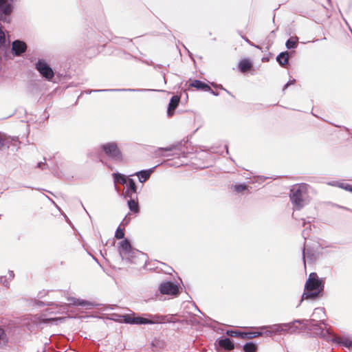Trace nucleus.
<instances>
[{
  "instance_id": "1",
  "label": "nucleus",
  "mask_w": 352,
  "mask_h": 352,
  "mask_svg": "<svg viewBox=\"0 0 352 352\" xmlns=\"http://www.w3.org/2000/svg\"><path fill=\"white\" fill-rule=\"evenodd\" d=\"M115 238L122 239L118 244L119 255L122 260L135 265L146 262V254L131 246L129 239L124 237V229L121 228L120 226L116 230Z\"/></svg>"
},
{
  "instance_id": "2",
  "label": "nucleus",
  "mask_w": 352,
  "mask_h": 352,
  "mask_svg": "<svg viewBox=\"0 0 352 352\" xmlns=\"http://www.w3.org/2000/svg\"><path fill=\"white\" fill-rule=\"evenodd\" d=\"M15 0H0V23H10L11 22L12 13L14 10V1ZM9 45L6 43L4 28L0 23V49L6 52L9 49Z\"/></svg>"
},
{
  "instance_id": "3",
  "label": "nucleus",
  "mask_w": 352,
  "mask_h": 352,
  "mask_svg": "<svg viewBox=\"0 0 352 352\" xmlns=\"http://www.w3.org/2000/svg\"><path fill=\"white\" fill-rule=\"evenodd\" d=\"M300 320H294L292 322L287 323L274 324L268 326L261 327L260 331H254V333H261L260 336L266 335L272 336L274 334L282 333H295L298 329L296 325V322H300Z\"/></svg>"
},
{
  "instance_id": "4",
  "label": "nucleus",
  "mask_w": 352,
  "mask_h": 352,
  "mask_svg": "<svg viewBox=\"0 0 352 352\" xmlns=\"http://www.w3.org/2000/svg\"><path fill=\"white\" fill-rule=\"evenodd\" d=\"M182 291V287L178 283L173 280H164L160 284L158 290L155 294V298L162 300L164 295L177 297Z\"/></svg>"
},
{
  "instance_id": "5",
  "label": "nucleus",
  "mask_w": 352,
  "mask_h": 352,
  "mask_svg": "<svg viewBox=\"0 0 352 352\" xmlns=\"http://www.w3.org/2000/svg\"><path fill=\"white\" fill-rule=\"evenodd\" d=\"M99 149L112 161L119 163L124 161V154L117 142L111 141L101 144L99 146Z\"/></svg>"
},
{
  "instance_id": "6",
  "label": "nucleus",
  "mask_w": 352,
  "mask_h": 352,
  "mask_svg": "<svg viewBox=\"0 0 352 352\" xmlns=\"http://www.w3.org/2000/svg\"><path fill=\"white\" fill-rule=\"evenodd\" d=\"M308 184H300L293 186L290 189L289 199L293 205L294 210H300L305 206V200L302 197L307 190Z\"/></svg>"
},
{
  "instance_id": "7",
  "label": "nucleus",
  "mask_w": 352,
  "mask_h": 352,
  "mask_svg": "<svg viewBox=\"0 0 352 352\" xmlns=\"http://www.w3.org/2000/svg\"><path fill=\"white\" fill-rule=\"evenodd\" d=\"M34 68L46 81L52 82L55 72L49 63L44 58H38L34 64Z\"/></svg>"
},
{
  "instance_id": "8",
  "label": "nucleus",
  "mask_w": 352,
  "mask_h": 352,
  "mask_svg": "<svg viewBox=\"0 0 352 352\" xmlns=\"http://www.w3.org/2000/svg\"><path fill=\"white\" fill-rule=\"evenodd\" d=\"M300 322H298L300 326V327H298V330L296 333L299 332L300 330L305 331H314L317 335L323 336L324 329L321 327V324H325L324 320H320V322H317L314 319L311 320H300Z\"/></svg>"
},
{
  "instance_id": "9",
  "label": "nucleus",
  "mask_w": 352,
  "mask_h": 352,
  "mask_svg": "<svg viewBox=\"0 0 352 352\" xmlns=\"http://www.w3.org/2000/svg\"><path fill=\"white\" fill-rule=\"evenodd\" d=\"M324 284V278H319L316 272H311L305 282V290H315L323 293Z\"/></svg>"
},
{
  "instance_id": "10",
  "label": "nucleus",
  "mask_w": 352,
  "mask_h": 352,
  "mask_svg": "<svg viewBox=\"0 0 352 352\" xmlns=\"http://www.w3.org/2000/svg\"><path fill=\"white\" fill-rule=\"evenodd\" d=\"M215 349L218 352L230 351L235 347H239L240 345L235 344L234 340L228 337L220 336L214 342Z\"/></svg>"
},
{
  "instance_id": "11",
  "label": "nucleus",
  "mask_w": 352,
  "mask_h": 352,
  "mask_svg": "<svg viewBox=\"0 0 352 352\" xmlns=\"http://www.w3.org/2000/svg\"><path fill=\"white\" fill-rule=\"evenodd\" d=\"M155 314L134 313V325L155 324Z\"/></svg>"
},
{
  "instance_id": "12",
  "label": "nucleus",
  "mask_w": 352,
  "mask_h": 352,
  "mask_svg": "<svg viewBox=\"0 0 352 352\" xmlns=\"http://www.w3.org/2000/svg\"><path fill=\"white\" fill-rule=\"evenodd\" d=\"M226 333L232 337L242 339H252L260 336L261 333H254V331H241L238 330L228 329Z\"/></svg>"
},
{
  "instance_id": "13",
  "label": "nucleus",
  "mask_w": 352,
  "mask_h": 352,
  "mask_svg": "<svg viewBox=\"0 0 352 352\" xmlns=\"http://www.w3.org/2000/svg\"><path fill=\"white\" fill-rule=\"evenodd\" d=\"M302 261L305 266L306 265V262L307 261L309 264H312L316 261L318 258V254L316 252L314 248H306L305 246L302 250Z\"/></svg>"
},
{
  "instance_id": "14",
  "label": "nucleus",
  "mask_w": 352,
  "mask_h": 352,
  "mask_svg": "<svg viewBox=\"0 0 352 352\" xmlns=\"http://www.w3.org/2000/svg\"><path fill=\"white\" fill-rule=\"evenodd\" d=\"M124 186L125 189L122 195L124 198L127 199L138 196V186L133 179L131 178L128 179V182L124 185Z\"/></svg>"
},
{
  "instance_id": "15",
  "label": "nucleus",
  "mask_w": 352,
  "mask_h": 352,
  "mask_svg": "<svg viewBox=\"0 0 352 352\" xmlns=\"http://www.w3.org/2000/svg\"><path fill=\"white\" fill-rule=\"evenodd\" d=\"M27 49V44L25 41L16 39L12 41L11 53L13 56H21Z\"/></svg>"
},
{
  "instance_id": "16",
  "label": "nucleus",
  "mask_w": 352,
  "mask_h": 352,
  "mask_svg": "<svg viewBox=\"0 0 352 352\" xmlns=\"http://www.w3.org/2000/svg\"><path fill=\"white\" fill-rule=\"evenodd\" d=\"M147 91H157L156 89H88L85 91L87 94H90L93 92H143Z\"/></svg>"
},
{
  "instance_id": "17",
  "label": "nucleus",
  "mask_w": 352,
  "mask_h": 352,
  "mask_svg": "<svg viewBox=\"0 0 352 352\" xmlns=\"http://www.w3.org/2000/svg\"><path fill=\"white\" fill-rule=\"evenodd\" d=\"M322 296L323 293H322L321 292L309 289L305 290V287H304L303 294H302L301 299L297 307H298L305 300H316L320 299Z\"/></svg>"
},
{
  "instance_id": "18",
  "label": "nucleus",
  "mask_w": 352,
  "mask_h": 352,
  "mask_svg": "<svg viewBox=\"0 0 352 352\" xmlns=\"http://www.w3.org/2000/svg\"><path fill=\"white\" fill-rule=\"evenodd\" d=\"M181 98L178 95L173 96L168 104L166 114L168 118H171L175 113V109L179 106Z\"/></svg>"
},
{
  "instance_id": "19",
  "label": "nucleus",
  "mask_w": 352,
  "mask_h": 352,
  "mask_svg": "<svg viewBox=\"0 0 352 352\" xmlns=\"http://www.w3.org/2000/svg\"><path fill=\"white\" fill-rule=\"evenodd\" d=\"M68 301L74 306H80L86 309H91L98 306L99 305L87 300L76 298L75 297L68 298Z\"/></svg>"
},
{
  "instance_id": "20",
  "label": "nucleus",
  "mask_w": 352,
  "mask_h": 352,
  "mask_svg": "<svg viewBox=\"0 0 352 352\" xmlns=\"http://www.w3.org/2000/svg\"><path fill=\"white\" fill-rule=\"evenodd\" d=\"M155 320L156 324H164V323H176L180 322L182 323V320H177L175 318V315L173 314H167V315H161V314H155Z\"/></svg>"
},
{
  "instance_id": "21",
  "label": "nucleus",
  "mask_w": 352,
  "mask_h": 352,
  "mask_svg": "<svg viewBox=\"0 0 352 352\" xmlns=\"http://www.w3.org/2000/svg\"><path fill=\"white\" fill-rule=\"evenodd\" d=\"M159 165H156L148 169H143L137 171L133 174V175H136L138 177V180L140 183H144L150 178L151 175L153 173L155 168L157 167ZM131 176H133V175H131Z\"/></svg>"
},
{
  "instance_id": "22",
  "label": "nucleus",
  "mask_w": 352,
  "mask_h": 352,
  "mask_svg": "<svg viewBox=\"0 0 352 352\" xmlns=\"http://www.w3.org/2000/svg\"><path fill=\"white\" fill-rule=\"evenodd\" d=\"M186 146V142L184 140L179 141L177 143L173 144L166 147H160L159 151L170 152V151H179L181 153L184 154L185 151L184 148Z\"/></svg>"
},
{
  "instance_id": "23",
  "label": "nucleus",
  "mask_w": 352,
  "mask_h": 352,
  "mask_svg": "<svg viewBox=\"0 0 352 352\" xmlns=\"http://www.w3.org/2000/svg\"><path fill=\"white\" fill-rule=\"evenodd\" d=\"M188 82V90L190 88H195L198 91H207L208 89H209V85L200 80L189 78Z\"/></svg>"
},
{
  "instance_id": "24",
  "label": "nucleus",
  "mask_w": 352,
  "mask_h": 352,
  "mask_svg": "<svg viewBox=\"0 0 352 352\" xmlns=\"http://www.w3.org/2000/svg\"><path fill=\"white\" fill-rule=\"evenodd\" d=\"M294 52H281L277 55L276 60L281 67H285L288 63L289 59L294 55Z\"/></svg>"
},
{
  "instance_id": "25",
  "label": "nucleus",
  "mask_w": 352,
  "mask_h": 352,
  "mask_svg": "<svg viewBox=\"0 0 352 352\" xmlns=\"http://www.w3.org/2000/svg\"><path fill=\"white\" fill-rule=\"evenodd\" d=\"M131 175H126L123 173L116 171L112 173V177L115 184V188L117 189L116 184L119 183L123 186L128 182V179H131Z\"/></svg>"
},
{
  "instance_id": "26",
  "label": "nucleus",
  "mask_w": 352,
  "mask_h": 352,
  "mask_svg": "<svg viewBox=\"0 0 352 352\" xmlns=\"http://www.w3.org/2000/svg\"><path fill=\"white\" fill-rule=\"evenodd\" d=\"M127 206L129 210L135 214H139L140 208L138 203V196L127 198Z\"/></svg>"
},
{
  "instance_id": "27",
  "label": "nucleus",
  "mask_w": 352,
  "mask_h": 352,
  "mask_svg": "<svg viewBox=\"0 0 352 352\" xmlns=\"http://www.w3.org/2000/svg\"><path fill=\"white\" fill-rule=\"evenodd\" d=\"M253 67V63L250 58H244L239 60L238 63V69L239 72L243 73L248 69Z\"/></svg>"
},
{
  "instance_id": "28",
  "label": "nucleus",
  "mask_w": 352,
  "mask_h": 352,
  "mask_svg": "<svg viewBox=\"0 0 352 352\" xmlns=\"http://www.w3.org/2000/svg\"><path fill=\"white\" fill-rule=\"evenodd\" d=\"M298 37L291 36L285 42V47L288 50H292L297 48L298 45Z\"/></svg>"
},
{
  "instance_id": "29",
  "label": "nucleus",
  "mask_w": 352,
  "mask_h": 352,
  "mask_svg": "<svg viewBox=\"0 0 352 352\" xmlns=\"http://www.w3.org/2000/svg\"><path fill=\"white\" fill-rule=\"evenodd\" d=\"M258 349V345L253 341L246 342L243 346V352H256Z\"/></svg>"
},
{
  "instance_id": "30",
  "label": "nucleus",
  "mask_w": 352,
  "mask_h": 352,
  "mask_svg": "<svg viewBox=\"0 0 352 352\" xmlns=\"http://www.w3.org/2000/svg\"><path fill=\"white\" fill-rule=\"evenodd\" d=\"M250 186L245 182L243 183H236L232 185V188L234 191L236 192H241L243 191H248L250 189Z\"/></svg>"
},
{
  "instance_id": "31",
  "label": "nucleus",
  "mask_w": 352,
  "mask_h": 352,
  "mask_svg": "<svg viewBox=\"0 0 352 352\" xmlns=\"http://www.w3.org/2000/svg\"><path fill=\"white\" fill-rule=\"evenodd\" d=\"M338 342L340 346L348 348L350 351H352V340H350L347 338H345V337H342V338H340V340H338Z\"/></svg>"
},
{
  "instance_id": "32",
  "label": "nucleus",
  "mask_w": 352,
  "mask_h": 352,
  "mask_svg": "<svg viewBox=\"0 0 352 352\" xmlns=\"http://www.w3.org/2000/svg\"><path fill=\"white\" fill-rule=\"evenodd\" d=\"M8 342V338L6 335V331L3 328L0 327V348L6 346Z\"/></svg>"
},
{
  "instance_id": "33",
  "label": "nucleus",
  "mask_w": 352,
  "mask_h": 352,
  "mask_svg": "<svg viewBox=\"0 0 352 352\" xmlns=\"http://www.w3.org/2000/svg\"><path fill=\"white\" fill-rule=\"evenodd\" d=\"M302 226L306 227L302 232V236L304 238V239L305 240L309 236V230H311V224H310V221L307 222L305 221V219H302Z\"/></svg>"
},
{
  "instance_id": "34",
  "label": "nucleus",
  "mask_w": 352,
  "mask_h": 352,
  "mask_svg": "<svg viewBox=\"0 0 352 352\" xmlns=\"http://www.w3.org/2000/svg\"><path fill=\"white\" fill-rule=\"evenodd\" d=\"M122 321L125 324L134 325V313L132 314H124L122 316Z\"/></svg>"
},
{
  "instance_id": "35",
  "label": "nucleus",
  "mask_w": 352,
  "mask_h": 352,
  "mask_svg": "<svg viewBox=\"0 0 352 352\" xmlns=\"http://www.w3.org/2000/svg\"><path fill=\"white\" fill-rule=\"evenodd\" d=\"M275 31L276 30H272L271 32H270V34L266 38V44H267V46L265 47V51H268L270 48V47L272 46V45L273 44V41L272 39V38H274L275 36Z\"/></svg>"
},
{
  "instance_id": "36",
  "label": "nucleus",
  "mask_w": 352,
  "mask_h": 352,
  "mask_svg": "<svg viewBox=\"0 0 352 352\" xmlns=\"http://www.w3.org/2000/svg\"><path fill=\"white\" fill-rule=\"evenodd\" d=\"M18 140V138L17 137H8V138H6V135H3V140L5 142H6L7 144H5V146L4 147H6L7 148H9L10 145L12 144V142L13 141H16Z\"/></svg>"
},
{
  "instance_id": "37",
  "label": "nucleus",
  "mask_w": 352,
  "mask_h": 352,
  "mask_svg": "<svg viewBox=\"0 0 352 352\" xmlns=\"http://www.w3.org/2000/svg\"><path fill=\"white\" fill-rule=\"evenodd\" d=\"M338 188L344 189L352 193V184L343 182V184H340L338 185Z\"/></svg>"
},
{
  "instance_id": "38",
  "label": "nucleus",
  "mask_w": 352,
  "mask_h": 352,
  "mask_svg": "<svg viewBox=\"0 0 352 352\" xmlns=\"http://www.w3.org/2000/svg\"><path fill=\"white\" fill-rule=\"evenodd\" d=\"M3 284L5 287H9V281L6 276H0V285Z\"/></svg>"
},
{
  "instance_id": "39",
  "label": "nucleus",
  "mask_w": 352,
  "mask_h": 352,
  "mask_svg": "<svg viewBox=\"0 0 352 352\" xmlns=\"http://www.w3.org/2000/svg\"><path fill=\"white\" fill-rule=\"evenodd\" d=\"M296 82V80L294 78L290 79L287 81V82L283 86V91H285V90L290 85H294Z\"/></svg>"
},
{
  "instance_id": "40",
  "label": "nucleus",
  "mask_w": 352,
  "mask_h": 352,
  "mask_svg": "<svg viewBox=\"0 0 352 352\" xmlns=\"http://www.w3.org/2000/svg\"><path fill=\"white\" fill-rule=\"evenodd\" d=\"M4 133L0 132V151L4 148L5 144H7L6 142L3 140Z\"/></svg>"
},
{
  "instance_id": "41",
  "label": "nucleus",
  "mask_w": 352,
  "mask_h": 352,
  "mask_svg": "<svg viewBox=\"0 0 352 352\" xmlns=\"http://www.w3.org/2000/svg\"><path fill=\"white\" fill-rule=\"evenodd\" d=\"M36 167L41 168V170H44L48 168V164L45 162H40L37 164Z\"/></svg>"
},
{
  "instance_id": "42",
  "label": "nucleus",
  "mask_w": 352,
  "mask_h": 352,
  "mask_svg": "<svg viewBox=\"0 0 352 352\" xmlns=\"http://www.w3.org/2000/svg\"><path fill=\"white\" fill-rule=\"evenodd\" d=\"M241 38H243V39L246 43H248L250 45L253 46V47H256V48H258V49H261V48L259 47V46H258V45H255L254 43H253L252 42H251V41H250V40H249L246 36H241Z\"/></svg>"
},
{
  "instance_id": "43",
  "label": "nucleus",
  "mask_w": 352,
  "mask_h": 352,
  "mask_svg": "<svg viewBox=\"0 0 352 352\" xmlns=\"http://www.w3.org/2000/svg\"><path fill=\"white\" fill-rule=\"evenodd\" d=\"M210 85L214 87V89H219L221 90H226V89L223 87L221 84H217L214 82H210Z\"/></svg>"
},
{
  "instance_id": "44",
  "label": "nucleus",
  "mask_w": 352,
  "mask_h": 352,
  "mask_svg": "<svg viewBox=\"0 0 352 352\" xmlns=\"http://www.w3.org/2000/svg\"><path fill=\"white\" fill-rule=\"evenodd\" d=\"M322 313L324 314V307H317L314 309L313 315H316V314Z\"/></svg>"
},
{
  "instance_id": "45",
  "label": "nucleus",
  "mask_w": 352,
  "mask_h": 352,
  "mask_svg": "<svg viewBox=\"0 0 352 352\" xmlns=\"http://www.w3.org/2000/svg\"><path fill=\"white\" fill-rule=\"evenodd\" d=\"M206 92H209L210 94H212L213 96H218L219 95V92L214 91L210 87H209V89H208Z\"/></svg>"
},
{
  "instance_id": "46",
  "label": "nucleus",
  "mask_w": 352,
  "mask_h": 352,
  "mask_svg": "<svg viewBox=\"0 0 352 352\" xmlns=\"http://www.w3.org/2000/svg\"><path fill=\"white\" fill-rule=\"evenodd\" d=\"M340 184H343V182H338V181H333V182H329V185L332 186L338 187V185Z\"/></svg>"
},
{
  "instance_id": "47",
  "label": "nucleus",
  "mask_w": 352,
  "mask_h": 352,
  "mask_svg": "<svg viewBox=\"0 0 352 352\" xmlns=\"http://www.w3.org/2000/svg\"><path fill=\"white\" fill-rule=\"evenodd\" d=\"M128 215H129V213L127 215H126V217L124 218L122 222V223H123L124 226H126L130 221V218H128Z\"/></svg>"
},
{
  "instance_id": "48",
  "label": "nucleus",
  "mask_w": 352,
  "mask_h": 352,
  "mask_svg": "<svg viewBox=\"0 0 352 352\" xmlns=\"http://www.w3.org/2000/svg\"><path fill=\"white\" fill-rule=\"evenodd\" d=\"M36 305H38L39 307H43L45 305H50V304H46L44 302L41 301V300H38L36 302Z\"/></svg>"
},
{
  "instance_id": "49",
  "label": "nucleus",
  "mask_w": 352,
  "mask_h": 352,
  "mask_svg": "<svg viewBox=\"0 0 352 352\" xmlns=\"http://www.w3.org/2000/svg\"><path fill=\"white\" fill-rule=\"evenodd\" d=\"M268 178H269L268 177H265V176H263V175L258 176V179L261 182H264L265 179H267Z\"/></svg>"
},
{
  "instance_id": "50",
  "label": "nucleus",
  "mask_w": 352,
  "mask_h": 352,
  "mask_svg": "<svg viewBox=\"0 0 352 352\" xmlns=\"http://www.w3.org/2000/svg\"><path fill=\"white\" fill-rule=\"evenodd\" d=\"M48 343L46 342H45V345L41 348V349H39L37 350V352H45V346Z\"/></svg>"
},
{
  "instance_id": "51",
  "label": "nucleus",
  "mask_w": 352,
  "mask_h": 352,
  "mask_svg": "<svg viewBox=\"0 0 352 352\" xmlns=\"http://www.w3.org/2000/svg\"><path fill=\"white\" fill-rule=\"evenodd\" d=\"M8 274H9V277L10 279H13L14 277V272L12 271V270H9L8 271Z\"/></svg>"
},
{
  "instance_id": "52",
  "label": "nucleus",
  "mask_w": 352,
  "mask_h": 352,
  "mask_svg": "<svg viewBox=\"0 0 352 352\" xmlns=\"http://www.w3.org/2000/svg\"><path fill=\"white\" fill-rule=\"evenodd\" d=\"M180 155V153H173V154H164V153H162V156H163V157H169V156H173V155Z\"/></svg>"
},
{
  "instance_id": "53",
  "label": "nucleus",
  "mask_w": 352,
  "mask_h": 352,
  "mask_svg": "<svg viewBox=\"0 0 352 352\" xmlns=\"http://www.w3.org/2000/svg\"><path fill=\"white\" fill-rule=\"evenodd\" d=\"M161 74H162V78L164 79V84H166V77H165V76H166L165 72H161Z\"/></svg>"
},
{
  "instance_id": "54",
  "label": "nucleus",
  "mask_w": 352,
  "mask_h": 352,
  "mask_svg": "<svg viewBox=\"0 0 352 352\" xmlns=\"http://www.w3.org/2000/svg\"><path fill=\"white\" fill-rule=\"evenodd\" d=\"M162 66H163V65H160V64H155V63L153 64V67H154L155 69H157V68H161V67H162Z\"/></svg>"
},
{
  "instance_id": "55",
  "label": "nucleus",
  "mask_w": 352,
  "mask_h": 352,
  "mask_svg": "<svg viewBox=\"0 0 352 352\" xmlns=\"http://www.w3.org/2000/svg\"><path fill=\"white\" fill-rule=\"evenodd\" d=\"M64 217L66 220V221L69 224V225H72V222L71 221L69 220V219L66 216V215H64Z\"/></svg>"
},
{
  "instance_id": "56",
  "label": "nucleus",
  "mask_w": 352,
  "mask_h": 352,
  "mask_svg": "<svg viewBox=\"0 0 352 352\" xmlns=\"http://www.w3.org/2000/svg\"><path fill=\"white\" fill-rule=\"evenodd\" d=\"M146 63L148 65H152L153 66V64L154 63L153 62V60H150V61H146Z\"/></svg>"
},
{
  "instance_id": "57",
  "label": "nucleus",
  "mask_w": 352,
  "mask_h": 352,
  "mask_svg": "<svg viewBox=\"0 0 352 352\" xmlns=\"http://www.w3.org/2000/svg\"><path fill=\"white\" fill-rule=\"evenodd\" d=\"M88 254H89L90 256H91V257L93 258V259H94L96 262H97V263H98V264H99V262H98V259H97L96 257H94L93 255H91V254L90 253H89V252H88Z\"/></svg>"
},
{
  "instance_id": "58",
  "label": "nucleus",
  "mask_w": 352,
  "mask_h": 352,
  "mask_svg": "<svg viewBox=\"0 0 352 352\" xmlns=\"http://www.w3.org/2000/svg\"><path fill=\"white\" fill-rule=\"evenodd\" d=\"M224 147L226 148V154H229L228 146L226 144Z\"/></svg>"
},
{
  "instance_id": "59",
  "label": "nucleus",
  "mask_w": 352,
  "mask_h": 352,
  "mask_svg": "<svg viewBox=\"0 0 352 352\" xmlns=\"http://www.w3.org/2000/svg\"><path fill=\"white\" fill-rule=\"evenodd\" d=\"M269 58L267 57H263L262 58V61L263 62H266V61H268Z\"/></svg>"
},
{
  "instance_id": "60",
  "label": "nucleus",
  "mask_w": 352,
  "mask_h": 352,
  "mask_svg": "<svg viewBox=\"0 0 352 352\" xmlns=\"http://www.w3.org/2000/svg\"><path fill=\"white\" fill-rule=\"evenodd\" d=\"M224 91H225L226 93H228V94H229V95H230V96H232L233 97V95L232 94V93H231L230 91H228V90H227L226 89V90H224Z\"/></svg>"
},
{
  "instance_id": "61",
  "label": "nucleus",
  "mask_w": 352,
  "mask_h": 352,
  "mask_svg": "<svg viewBox=\"0 0 352 352\" xmlns=\"http://www.w3.org/2000/svg\"><path fill=\"white\" fill-rule=\"evenodd\" d=\"M327 2H328V4L330 6H332V2H331V0H327Z\"/></svg>"
},
{
  "instance_id": "62",
  "label": "nucleus",
  "mask_w": 352,
  "mask_h": 352,
  "mask_svg": "<svg viewBox=\"0 0 352 352\" xmlns=\"http://www.w3.org/2000/svg\"><path fill=\"white\" fill-rule=\"evenodd\" d=\"M206 318L207 320H210V321H212V322H216V321L212 320L210 318H209L208 316H206Z\"/></svg>"
},
{
  "instance_id": "63",
  "label": "nucleus",
  "mask_w": 352,
  "mask_h": 352,
  "mask_svg": "<svg viewBox=\"0 0 352 352\" xmlns=\"http://www.w3.org/2000/svg\"><path fill=\"white\" fill-rule=\"evenodd\" d=\"M196 308H197V309L198 310V311H199V313H201L202 315H204V314L201 311V310H199V309H198V307H196Z\"/></svg>"
}]
</instances>
